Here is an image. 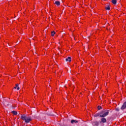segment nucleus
<instances>
[{
    "mask_svg": "<svg viewBox=\"0 0 126 126\" xmlns=\"http://www.w3.org/2000/svg\"><path fill=\"white\" fill-rule=\"evenodd\" d=\"M100 123H107V119L104 118H101Z\"/></svg>",
    "mask_w": 126,
    "mask_h": 126,
    "instance_id": "4",
    "label": "nucleus"
},
{
    "mask_svg": "<svg viewBox=\"0 0 126 126\" xmlns=\"http://www.w3.org/2000/svg\"><path fill=\"white\" fill-rule=\"evenodd\" d=\"M110 110L104 109L103 110L100 112V118H105L109 115Z\"/></svg>",
    "mask_w": 126,
    "mask_h": 126,
    "instance_id": "2",
    "label": "nucleus"
},
{
    "mask_svg": "<svg viewBox=\"0 0 126 126\" xmlns=\"http://www.w3.org/2000/svg\"><path fill=\"white\" fill-rule=\"evenodd\" d=\"M55 34H56V32H55V31L52 32H51V36H54Z\"/></svg>",
    "mask_w": 126,
    "mask_h": 126,
    "instance_id": "11",
    "label": "nucleus"
},
{
    "mask_svg": "<svg viewBox=\"0 0 126 126\" xmlns=\"http://www.w3.org/2000/svg\"><path fill=\"white\" fill-rule=\"evenodd\" d=\"M21 119L23 121H24L26 124H29L30 122H32V118L30 116L27 117L26 114L21 115Z\"/></svg>",
    "mask_w": 126,
    "mask_h": 126,
    "instance_id": "1",
    "label": "nucleus"
},
{
    "mask_svg": "<svg viewBox=\"0 0 126 126\" xmlns=\"http://www.w3.org/2000/svg\"><path fill=\"white\" fill-rule=\"evenodd\" d=\"M77 123H78V121L77 120H72L71 121V124H72L73 125L74 124H77Z\"/></svg>",
    "mask_w": 126,
    "mask_h": 126,
    "instance_id": "5",
    "label": "nucleus"
},
{
    "mask_svg": "<svg viewBox=\"0 0 126 126\" xmlns=\"http://www.w3.org/2000/svg\"><path fill=\"white\" fill-rule=\"evenodd\" d=\"M66 62H71V58L70 57H68L67 58L65 59Z\"/></svg>",
    "mask_w": 126,
    "mask_h": 126,
    "instance_id": "6",
    "label": "nucleus"
},
{
    "mask_svg": "<svg viewBox=\"0 0 126 126\" xmlns=\"http://www.w3.org/2000/svg\"><path fill=\"white\" fill-rule=\"evenodd\" d=\"M116 111H117V112H119V111H120V108H116Z\"/></svg>",
    "mask_w": 126,
    "mask_h": 126,
    "instance_id": "14",
    "label": "nucleus"
},
{
    "mask_svg": "<svg viewBox=\"0 0 126 126\" xmlns=\"http://www.w3.org/2000/svg\"><path fill=\"white\" fill-rule=\"evenodd\" d=\"M101 109H102V106H98V110H101Z\"/></svg>",
    "mask_w": 126,
    "mask_h": 126,
    "instance_id": "13",
    "label": "nucleus"
},
{
    "mask_svg": "<svg viewBox=\"0 0 126 126\" xmlns=\"http://www.w3.org/2000/svg\"><path fill=\"white\" fill-rule=\"evenodd\" d=\"M17 87H18V84L16 85V87H14L15 89H16V88H17Z\"/></svg>",
    "mask_w": 126,
    "mask_h": 126,
    "instance_id": "15",
    "label": "nucleus"
},
{
    "mask_svg": "<svg viewBox=\"0 0 126 126\" xmlns=\"http://www.w3.org/2000/svg\"><path fill=\"white\" fill-rule=\"evenodd\" d=\"M105 9H106V10H110V7L107 6L105 8Z\"/></svg>",
    "mask_w": 126,
    "mask_h": 126,
    "instance_id": "12",
    "label": "nucleus"
},
{
    "mask_svg": "<svg viewBox=\"0 0 126 126\" xmlns=\"http://www.w3.org/2000/svg\"><path fill=\"white\" fill-rule=\"evenodd\" d=\"M112 2L113 3V4H117V0H112Z\"/></svg>",
    "mask_w": 126,
    "mask_h": 126,
    "instance_id": "8",
    "label": "nucleus"
},
{
    "mask_svg": "<svg viewBox=\"0 0 126 126\" xmlns=\"http://www.w3.org/2000/svg\"><path fill=\"white\" fill-rule=\"evenodd\" d=\"M17 89L18 90H19V89H20L19 87H17Z\"/></svg>",
    "mask_w": 126,
    "mask_h": 126,
    "instance_id": "16",
    "label": "nucleus"
},
{
    "mask_svg": "<svg viewBox=\"0 0 126 126\" xmlns=\"http://www.w3.org/2000/svg\"><path fill=\"white\" fill-rule=\"evenodd\" d=\"M55 4H56V5H58V6L60 5V3L59 1H55Z\"/></svg>",
    "mask_w": 126,
    "mask_h": 126,
    "instance_id": "9",
    "label": "nucleus"
},
{
    "mask_svg": "<svg viewBox=\"0 0 126 126\" xmlns=\"http://www.w3.org/2000/svg\"><path fill=\"white\" fill-rule=\"evenodd\" d=\"M126 101H125L123 105L122 106V107H121V110H124L126 109Z\"/></svg>",
    "mask_w": 126,
    "mask_h": 126,
    "instance_id": "3",
    "label": "nucleus"
},
{
    "mask_svg": "<svg viewBox=\"0 0 126 126\" xmlns=\"http://www.w3.org/2000/svg\"><path fill=\"white\" fill-rule=\"evenodd\" d=\"M12 113L13 114V115H15V116H16V115H17V112L15 111H12Z\"/></svg>",
    "mask_w": 126,
    "mask_h": 126,
    "instance_id": "10",
    "label": "nucleus"
},
{
    "mask_svg": "<svg viewBox=\"0 0 126 126\" xmlns=\"http://www.w3.org/2000/svg\"><path fill=\"white\" fill-rule=\"evenodd\" d=\"M94 117H95L96 118H97V117H101V115L100 114V112L98 113H96L94 115Z\"/></svg>",
    "mask_w": 126,
    "mask_h": 126,
    "instance_id": "7",
    "label": "nucleus"
}]
</instances>
